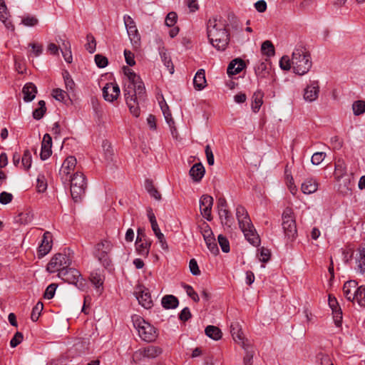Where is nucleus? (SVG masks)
<instances>
[{
	"label": "nucleus",
	"instance_id": "nucleus-1",
	"mask_svg": "<svg viewBox=\"0 0 365 365\" xmlns=\"http://www.w3.org/2000/svg\"><path fill=\"white\" fill-rule=\"evenodd\" d=\"M124 96L130 113L135 117L140 115L139 104L145 100V88L140 77L130 68H123Z\"/></svg>",
	"mask_w": 365,
	"mask_h": 365
},
{
	"label": "nucleus",
	"instance_id": "nucleus-2",
	"mask_svg": "<svg viewBox=\"0 0 365 365\" xmlns=\"http://www.w3.org/2000/svg\"><path fill=\"white\" fill-rule=\"evenodd\" d=\"M207 31L211 44L218 51L225 50L230 37L225 21L217 17L210 19L207 24Z\"/></svg>",
	"mask_w": 365,
	"mask_h": 365
},
{
	"label": "nucleus",
	"instance_id": "nucleus-3",
	"mask_svg": "<svg viewBox=\"0 0 365 365\" xmlns=\"http://www.w3.org/2000/svg\"><path fill=\"white\" fill-rule=\"evenodd\" d=\"M236 217L245 239L254 247H258L260 239L255 232L246 209L241 205H238L236 208Z\"/></svg>",
	"mask_w": 365,
	"mask_h": 365
},
{
	"label": "nucleus",
	"instance_id": "nucleus-4",
	"mask_svg": "<svg viewBox=\"0 0 365 365\" xmlns=\"http://www.w3.org/2000/svg\"><path fill=\"white\" fill-rule=\"evenodd\" d=\"M293 72L303 76L309 72L312 66L310 54L303 47L296 48L292 55Z\"/></svg>",
	"mask_w": 365,
	"mask_h": 365
},
{
	"label": "nucleus",
	"instance_id": "nucleus-5",
	"mask_svg": "<svg viewBox=\"0 0 365 365\" xmlns=\"http://www.w3.org/2000/svg\"><path fill=\"white\" fill-rule=\"evenodd\" d=\"M131 319L133 327L143 341L150 343L156 340L158 333L157 329L153 325L138 314L133 315Z\"/></svg>",
	"mask_w": 365,
	"mask_h": 365
},
{
	"label": "nucleus",
	"instance_id": "nucleus-6",
	"mask_svg": "<svg viewBox=\"0 0 365 365\" xmlns=\"http://www.w3.org/2000/svg\"><path fill=\"white\" fill-rule=\"evenodd\" d=\"M71 185V195L75 202H79L85 194L86 188V181L85 175L81 172H76L71 175L68 181Z\"/></svg>",
	"mask_w": 365,
	"mask_h": 365
},
{
	"label": "nucleus",
	"instance_id": "nucleus-7",
	"mask_svg": "<svg viewBox=\"0 0 365 365\" xmlns=\"http://www.w3.org/2000/svg\"><path fill=\"white\" fill-rule=\"evenodd\" d=\"M282 228L285 236L293 240L297 234L294 212L292 208L286 207L282 212Z\"/></svg>",
	"mask_w": 365,
	"mask_h": 365
},
{
	"label": "nucleus",
	"instance_id": "nucleus-8",
	"mask_svg": "<svg viewBox=\"0 0 365 365\" xmlns=\"http://www.w3.org/2000/svg\"><path fill=\"white\" fill-rule=\"evenodd\" d=\"M58 276L63 281L76 285L80 289H83L86 286L85 279L76 269L68 267L61 269L58 272Z\"/></svg>",
	"mask_w": 365,
	"mask_h": 365
},
{
	"label": "nucleus",
	"instance_id": "nucleus-9",
	"mask_svg": "<svg viewBox=\"0 0 365 365\" xmlns=\"http://www.w3.org/2000/svg\"><path fill=\"white\" fill-rule=\"evenodd\" d=\"M71 264L70 252H57L51 259L47 266L49 272H60L61 269H66Z\"/></svg>",
	"mask_w": 365,
	"mask_h": 365
},
{
	"label": "nucleus",
	"instance_id": "nucleus-10",
	"mask_svg": "<svg viewBox=\"0 0 365 365\" xmlns=\"http://www.w3.org/2000/svg\"><path fill=\"white\" fill-rule=\"evenodd\" d=\"M123 21L132 46L138 48L140 45V35L135 21L128 14L123 16Z\"/></svg>",
	"mask_w": 365,
	"mask_h": 365
},
{
	"label": "nucleus",
	"instance_id": "nucleus-11",
	"mask_svg": "<svg viewBox=\"0 0 365 365\" xmlns=\"http://www.w3.org/2000/svg\"><path fill=\"white\" fill-rule=\"evenodd\" d=\"M255 72L258 80L267 79L269 83H272L275 81L274 72L272 70V66L268 59L266 58L264 61H259L255 66Z\"/></svg>",
	"mask_w": 365,
	"mask_h": 365
},
{
	"label": "nucleus",
	"instance_id": "nucleus-12",
	"mask_svg": "<svg viewBox=\"0 0 365 365\" xmlns=\"http://www.w3.org/2000/svg\"><path fill=\"white\" fill-rule=\"evenodd\" d=\"M162 352L163 350L160 347L150 345L135 351L133 354V361L137 362L145 358L154 359L160 355Z\"/></svg>",
	"mask_w": 365,
	"mask_h": 365
},
{
	"label": "nucleus",
	"instance_id": "nucleus-13",
	"mask_svg": "<svg viewBox=\"0 0 365 365\" xmlns=\"http://www.w3.org/2000/svg\"><path fill=\"white\" fill-rule=\"evenodd\" d=\"M319 82L317 81H311L304 89V100L308 103L315 101L319 97Z\"/></svg>",
	"mask_w": 365,
	"mask_h": 365
},
{
	"label": "nucleus",
	"instance_id": "nucleus-14",
	"mask_svg": "<svg viewBox=\"0 0 365 365\" xmlns=\"http://www.w3.org/2000/svg\"><path fill=\"white\" fill-rule=\"evenodd\" d=\"M76 159L73 156H68L63 161L61 168L59 170V175L63 182L68 181L76 165Z\"/></svg>",
	"mask_w": 365,
	"mask_h": 365
},
{
	"label": "nucleus",
	"instance_id": "nucleus-15",
	"mask_svg": "<svg viewBox=\"0 0 365 365\" xmlns=\"http://www.w3.org/2000/svg\"><path fill=\"white\" fill-rule=\"evenodd\" d=\"M120 88L117 83H108L103 88V96L106 101L113 102L120 95Z\"/></svg>",
	"mask_w": 365,
	"mask_h": 365
},
{
	"label": "nucleus",
	"instance_id": "nucleus-16",
	"mask_svg": "<svg viewBox=\"0 0 365 365\" xmlns=\"http://www.w3.org/2000/svg\"><path fill=\"white\" fill-rule=\"evenodd\" d=\"M213 198L207 195H202L200 199V210L202 215L207 220H211V210Z\"/></svg>",
	"mask_w": 365,
	"mask_h": 365
},
{
	"label": "nucleus",
	"instance_id": "nucleus-17",
	"mask_svg": "<svg viewBox=\"0 0 365 365\" xmlns=\"http://www.w3.org/2000/svg\"><path fill=\"white\" fill-rule=\"evenodd\" d=\"M135 297L139 304L145 309H150L153 306L151 295L148 290L145 288H138V291L135 292Z\"/></svg>",
	"mask_w": 365,
	"mask_h": 365
},
{
	"label": "nucleus",
	"instance_id": "nucleus-18",
	"mask_svg": "<svg viewBox=\"0 0 365 365\" xmlns=\"http://www.w3.org/2000/svg\"><path fill=\"white\" fill-rule=\"evenodd\" d=\"M329 305L332 310L334 323L336 327H340L342 322V312L339 304L334 297L329 295Z\"/></svg>",
	"mask_w": 365,
	"mask_h": 365
},
{
	"label": "nucleus",
	"instance_id": "nucleus-19",
	"mask_svg": "<svg viewBox=\"0 0 365 365\" xmlns=\"http://www.w3.org/2000/svg\"><path fill=\"white\" fill-rule=\"evenodd\" d=\"M150 242L148 240L144 232V229L138 228L135 240L136 251H140L141 250H148L150 247Z\"/></svg>",
	"mask_w": 365,
	"mask_h": 365
},
{
	"label": "nucleus",
	"instance_id": "nucleus-20",
	"mask_svg": "<svg viewBox=\"0 0 365 365\" xmlns=\"http://www.w3.org/2000/svg\"><path fill=\"white\" fill-rule=\"evenodd\" d=\"M51 148L52 138L49 134L46 133L43 135L41 143V150L40 153L41 160H45L51 156L52 153Z\"/></svg>",
	"mask_w": 365,
	"mask_h": 365
},
{
	"label": "nucleus",
	"instance_id": "nucleus-21",
	"mask_svg": "<svg viewBox=\"0 0 365 365\" xmlns=\"http://www.w3.org/2000/svg\"><path fill=\"white\" fill-rule=\"evenodd\" d=\"M230 332L235 341L240 344L242 347L247 344L245 340L241 326L238 322H232L230 325Z\"/></svg>",
	"mask_w": 365,
	"mask_h": 365
},
{
	"label": "nucleus",
	"instance_id": "nucleus-22",
	"mask_svg": "<svg viewBox=\"0 0 365 365\" xmlns=\"http://www.w3.org/2000/svg\"><path fill=\"white\" fill-rule=\"evenodd\" d=\"M22 93L24 95V101L25 102H31L36 97L37 88L33 83H27L23 87Z\"/></svg>",
	"mask_w": 365,
	"mask_h": 365
},
{
	"label": "nucleus",
	"instance_id": "nucleus-23",
	"mask_svg": "<svg viewBox=\"0 0 365 365\" xmlns=\"http://www.w3.org/2000/svg\"><path fill=\"white\" fill-rule=\"evenodd\" d=\"M9 14L5 2L0 3V21L4 24L5 27L11 31H14V26L9 19Z\"/></svg>",
	"mask_w": 365,
	"mask_h": 365
},
{
	"label": "nucleus",
	"instance_id": "nucleus-24",
	"mask_svg": "<svg viewBox=\"0 0 365 365\" xmlns=\"http://www.w3.org/2000/svg\"><path fill=\"white\" fill-rule=\"evenodd\" d=\"M358 286V283L355 280H349L344 283L343 286V292L345 297L351 302L354 301V293H352V290L354 292L356 290Z\"/></svg>",
	"mask_w": 365,
	"mask_h": 365
},
{
	"label": "nucleus",
	"instance_id": "nucleus-25",
	"mask_svg": "<svg viewBox=\"0 0 365 365\" xmlns=\"http://www.w3.org/2000/svg\"><path fill=\"white\" fill-rule=\"evenodd\" d=\"M245 67V62L240 58L232 60L227 67V74L229 76L236 75L240 73Z\"/></svg>",
	"mask_w": 365,
	"mask_h": 365
},
{
	"label": "nucleus",
	"instance_id": "nucleus-26",
	"mask_svg": "<svg viewBox=\"0 0 365 365\" xmlns=\"http://www.w3.org/2000/svg\"><path fill=\"white\" fill-rule=\"evenodd\" d=\"M205 173V168L200 163L195 164L189 172L190 177L195 182H199L204 176Z\"/></svg>",
	"mask_w": 365,
	"mask_h": 365
},
{
	"label": "nucleus",
	"instance_id": "nucleus-27",
	"mask_svg": "<svg viewBox=\"0 0 365 365\" xmlns=\"http://www.w3.org/2000/svg\"><path fill=\"white\" fill-rule=\"evenodd\" d=\"M206 83L205 70H198L193 78L195 88L197 91H201L206 86Z\"/></svg>",
	"mask_w": 365,
	"mask_h": 365
},
{
	"label": "nucleus",
	"instance_id": "nucleus-28",
	"mask_svg": "<svg viewBox=\"0 0 365 365\" xmlns=\"http://www.w3.org/2000/svg\"><path fill=\"white\" fill-rule=\"evenodd\" d=\"M302 191L304 194H312L318 189V182L314 178H308L302 184Z\"/></svg>",
	"mask_w": 365,
	"mask_h": 365
},
{
	"label": "nucleus",
	"instance_id": "nucleus-29",
	"mask_svg": "<svg viewBox=\"0 0 365 365\" xmlns=\"http://www.w3.org/2000/svg\"><path fill=\"white\" fill-rule=\"evenodd\" d=\"M159 54L161 61L163 62V64L167 68L169 73L173 74L174 73V66L172 62L170 56L168 53L167 50L163 47L160 48L159 49Z\"/></svg>",
	"mask_w": 365,
	"mask_h": 365
},
{
	"label": "nucleus",
	"instance_id": "nucleus-30",
	"mask_svg": "<svg viewBox=\"0 0 365 365\" xmlns=\"http://www.w3.org/2000/svg\"><path fill=\"white\" fill-rule=\"evenodd\" d=\"M151 227L155 233L156 237L158 238V243L160 245V248L162 250H167L168 248V244L165 241V238L164 237V235L160 232V230L159 228V226L158 225L157 221L150 222Z\"/></svg>",
	"mask_w": 365,
	"mask_h": 365
},
{
	"label": "nucleus",
	"instance_id": "nucleus-31",
	"mask_svg": "<svg viewBox=\"0 0 365 365\" xmlns=\"http://www.w3.org/2000/svg\"><path fill=\"white\" fill-rule=\"evenodd\" d=\"M52 248V235L49 232H46L42 236L41 243L38 251H51Z\"/></svg>",
	"mask_w": 365,
	"mask_h": 365
},
{
	"label": "nucleus",
	"instance_id": "nucleus-32",
	"mask_svg": "<svg viewBox=\"0 0 365 365\" xmlns=\"http://www.w3.org/2000/svg\"><path fill=\"white\" fill-rule=\"evenodd\" d=\"M159 103L163 115L165 117V119L168 124L169 125V126L170 127L171 131L173 133V125H174V120L172 118L171 112L169 110V107L164 100L160 102Z\"/></svg>",
	"mask_w": 365,
	"mask_h": 365
},
{
	"label": "nucleus",
	"instance_id": "nucleus-33",
	"mask_svg": "<svg viewBox=\"0 0 365 365\" xmlns=\"http://www.w3.org/2000/svg\"><path fill=\"white\" fill-rule=\"evenodd\" d=\"M263 93L261 91H257L253 94L252 101V109L253 112L257 113L259 111L263 103Z\"/></svg>",
	"mask_w": 365,
	"mask_h": 365
},
{
	"label": "nucleus",
	"instance_id": "nucleus-34",
	"mask_svg": "<svg viewBox=\"0 0 365 365\" xmlns=\"http://www.w3.org/2000/svg\"><path fill=\"white\" fill-rule=\"evenodd\" d=\"M161 302L165 309H175L179 304L178 298L173 295H165L163 297Z\"/></svg>",
	"mask_w": 365,
	"mask_h": 365
},
{
	"label": "nucleus",
	"instance_id": "nucleus-35",
	"mask_svg": "<svg viewBox=\"0 0 365 365\" xmlns=\"http://www.w3.org/2000/svg\"><path fill=\"white\" fill-rule=\"evenodd\" d=\"M59 40L62 43L61 53H62L64 60L67 63H71L73 58H72V54H71V51L70 42L62 40L61 38H59Z\"/></svg>",
	"mask_w": 365,
	"mask_h": 365
},
{
	"label": "nucleus",
	"instance_id": "nucleus-36",
	"mask_svg": "<svg viewBox=\"0 0 365 365\" xmlns=\"http://www.w3.org/2000/svg\"><path fill=\"white\" fill-rule=\"evenodd\" d=\"M346 173V165L344 160L338 159L335 162V176L337 180Z\"/></svg>",
	"mask_w": 365,
	"mask_h": 365
},
{
	"label": "nucleus",
	"instance_id": "nucleus-37",
	"mask_svg": "<svg viewBox=\"0 0 365 365\" xmlns=\"http://www.w3.org/2000/svg\"><path fill=\"white\" fill-rule=\"evenodd\" d=\"M261 52L267 58L274 56L275 54V49L273 43L269 40L264 41L261 46Z\"/></svg>",
	"mask_w": 365,
	"mask_h": 365
},
{
	"label": "nucleus",
	"instance_id": "nucleus-38",
	"mask_svg": "<svg viewBox=\"0 0 365 365\" xmlns=\"http://www.w3.org/2000/svg\"><path fill=\"white\" fill-rule=\"evenodd\" d=\"M205 332L208 337L214 340H219L222 338V331L217 327L209 325L205 328Z\"/></svg>",
	"mask_w": 365,
	"mask_h": 365
},
{
	"label": "nucleus",
	"instance_id": "nucleus-39",
	"mask_svg": "<svg viewBox=\"0 0 365 365\" xmlns=\"http://www.w3.org/2000/svg\"><path fill=\"white\" fill-rule=\"evenodd\" d=\"M354 300L357 302L359 306L365 307V287L361 286L356 287L354 292Z\"/></svg>",
	"mask_w": 365,
	"mask_h": 365
},
{
	"label": "nucleus",
	"instance_id": "nucleus-40",
	"mask_svg": "<svg viewBox=\"0 0 365 365\" xmlns=\"http://www.w3.org/2000/svg\"><path fill=\"white\" fill-rule=\"evenodd\" d=\"M89 279L96 288L103 287L104 277L100 273L97 272H92L90 274Z\"/></svg>",
	"mask_w": 365,
	"mask_h": 365
},
{
	"label": "nucleus",
	"instance_id": "nucleus-41",
	"mask_svg": "<svg viewBox=\"0 0 365 365\" xmlns=\"http://www.w3.org/2000/svg\"><path fill=\"white\" fill-rule=\"evenodd\" d=\"M352 110L356 116L364 114L365 113V101L362 100L354 101L352 104Z\"/></svg>",
	"mask_w": 365,
	"mask_h": 365
},
{
	"label": "nucleus",
	"instance_id": "nucleus-42",
	"mask_svg": "<svg viewBox=\"0 0 365 365\" xmlns=\"http://www.w3.org/2000/svg\"><path fill=\"white\" fill-rule=\"evenodd\" d=\"M38 105V108L33 111V117L36 120H40L42 118L46 110V103L44 101H39Z\"/></svg>",
	"mask_w": 365,
	"mask_h": 365
},
{
	"label": "nucleus",
	"instance_id": "nucleus-43",
	"mask_svg": "<svg viewBox=\"0 0 365 365\" xmlns=\"http://www.w3.org/2000/svg\"><path fill=\"white\" fill-rule=\"evenodd\" d=\"M358 271L361 274L365 272V252H357L355 257Z\"/></svg>",
	"mask_w": 365,
	"mask_h": 365
},
{
	"label": "nucleus",
	"instance_id": "nucleus-44",
	"mask_svg": "<svg viewBox=\"0 0 365 365\" xmlns=\"http://www.w3.org/2000/svg\"><path fill=\"white\" fill-rule=\"evenodd\" d=\"M245 350V355L243 359V363L245 365H252V359L254 355V351L251 346L247 344H245V347H242Z\"/></svg>",
	"mask_w": 365,
	"mask_h": 365
},
{
	"label": "nucleus",
	"instance_id": "nucleus-45",
	"mask_svg": "<svg viewBox=\"0 0 365 365\" xmlns=\"http://www.w3.org/2000/svg\"><path fill=\"white\" fill-rule=\"evenodd\" d=\"M63 78L64 80L65 86L68 92L73 93L75 89V83L72 79L71 75L68 71L63 73Z\"/></svg>",
	"mask_w": 365,
	"mask_h": 365
},
{
	"label": "nucleus",
	"instance_id": "nucleus-46",
	"mask_svg": "<svg viewBox=\"0 0 365 365\" xmlns=\"http://www.w3.org/2000/svg\"><path fill=\"white\" fill-rule=\"evenodd\" d=\"M145 187L148 192L154 197L155 200H160L161 196L160 194L158 192V191L155 189L154 187L153 182L149 180H146L145 182Z\"/></svg>",
	"mask_w": 365,
	"mask_h": 365
},
{
	"label": "nucleus",
	"instance_id": "nucleus-47",
	"mask_svg": "<svg viewBox=\"0 0 365 365\" xmlns=\"http://www.w3.org/2000/svg\"><path fill=\"white\" fill-rule=\"evenodd\" d=\"M218 214L222 224L230 225L232 221V215L229 210L226 209L218 210Z\"/></svg>",
	"mask_w": 365,
	"mask_h": 365
},
{
	"label": "nucleus",
	"instance_id": "nucleus-48",
	"mask_svg": "<svg viewBox=\"0 0 365 365\" xmlns=\"http://www.w3.org/2000/svg\"><path fill=\"white\" fill-rule=\"evenodd\" d=\"M86 40L87 43L85 45L86 49L90 53H93L96 49V41L95 37L91 34H88L86 36Z\"/></svg>",
	"mask_w": 365,
	"mask_h": 365
},
{
	"label": "nucleus",
	"instance_id": "nucleus-49",
	"mask_svg": "<svg viewBox=\"0 0 365 365\" xmlns=\"http://www.w3.org/2000/svg\"><path fill=\"white\" fill-rule=\"evenodd\" d=\"M43 309V304L41 302H38L36 304L34 307L31 314V319L33 322H36Z\"/></svg>",
	"mask_w": 365,
	"mask_h": 365
},
{
	"label": "nucleus",
	"instance_id": "nucleus-50",
	"mask_svg": "<svg viewBox=\"0 0 365 365\" xmlns=\"http://www.w3.org/2000/svg\"><path fill=\"white\" fill-rule=\"evenodd\" d=\"M96 257L106 268H108L110 266L111 260L108 252H96Z\"/></svg>",
	"mask_w": 365,
	"mask_h": 365
},
{
	"label": "nucleus",
	"instance_id": "nucleus-51",
	"mask_svg": "<svg viewBox=\"0 0 365 365\" xmlns=\"http://www.w3.org/2000/svg\"><path fill=\"white\" fill-rule=\"evenodd\" d=\"M36 189L38 192H43L47 189V181L43 175L39 174L36 180Z\"/></svg>",
	"mask_w": 365,
	"mask_h": 365
},
{
	"label": "nucleus",
	"instance_id": "nucleus-52",
	"mask_svg": "<svg viewBox=\"0 0 365 365\" xmlns=\"http://www.w3.org/2000/svg\"><path fill=\"white\" fill-rule=\"evenodd\" d=\"M38 20L34 16L26 15L21 18V24L25 26H35L38 24Z\"/></svg>",
	"mask_w": 365,
	"mask_h": 365
},
{
	"label": "nucleus",
	"instance_id": "nucleus-53",
	"mask_svg": "<svg viewBox=\"0 0 365 365\" xmlns=\"http://www.w3.org/2000/svg\"><path fill=\"white\" fill-rule=\"evenodd\" d=\"M31 162L32 159L31 152L29 150H26L21 158L22 166L26 170H28L31 166Z\"/></svg>",
	"mask_w": 365,
	"mask_h": 365
},
{
	"label": "nucleus",
	"instance_id": "nucleus-54",
	"mask_svg": "<svg viewBox=\"0 0 365 365\" xmlns=\"http://www.w3.org/2000/svg\"><path fill=\"white\" fill-rule=\"evenodd\" d=\"M279 67L284 71H289L292 68V59L288 56H283L279 60Z\"/></svg>",
	"mask_w": 365,
	"mask_h": 365
},
{
	"label": "nucleus",
	"instance_id": "nucleus-55",
	"mask_svg": "<svg viewBox=\"0 0 365 365\" xmlns=\"http://www.w3.org/2000/svg\"><path fill=\"white\" fill-rule=\"evenodd\" d=\"M178 20V15L175 12L171 11L168 14L165 19V24L168 27L173 26Z\"/></svg>",
	"mask_w": 365,
	"mask_h": 365
},
{
	"label": "nucleus",
	"instance_id": "nucleus-56",
	"mask_svg": "<svg viewBox=\"0 0 365 365\" xmlns=\"http://www.w3.org/2000/svg\"><path fill=\"white\" fill-rule=\"evenodd\" d=\"M326 153L324 152H317L312 156V163L314 165H319L325 158Z\"/></svg>",
	"mask_w": 365,
	"mask_h": 365
},
{
	"label": "nucleus",
	"instance_id": "nucleus-57",
	"mask_svg": "<svg viewBox=\"0 0 365 365\" xmlns=\"http://www.w3.org/2000/svg\"><path fill=\"white\" fill-rule=\"evenodd\" d=\"M217 240L222 251H230V243L226 237L222 235H219Z\"/></svg>",
	"mask_w": 365,
	"mask_h": 365
},
{
	"label": "nucleus",
	"instance_id": "nucleus-58",
	"mask_svg": "<svg viewBox=\"0 0 365 365\" xmlns=\"http://www.w3.org/2000/svg\"><path fill=\"white\" fill-rule=\"evenodd\" d=\"M183 287H184V289L186 291L187 294L190 298H192V299L193 301H195V302H199L200 297H199L197 293L193 289L192 286H190L189 284H185Z\"/></svg>",
	"mask_w": 365,
	"mask_h": 365
},
{
	"label": "nucleus",
	"instance_id": "nucleus-59",
	"mask_svg": "<svg viewBox=\"0 0 365 365\" xmlns=\"http://www.w3.org/2000/svg\"><path fill=\"white\" fill-rule=\"evenodd\" d=\"M95 63L98 68H103L108 65V61L106 56L101 54H96L95 56Z\"/></svg>",
	"mask_w": 365,
	"mask_h": 365
},
{
	"label": "nucleus",
	"instance_id": "nucleus-60",
	"mask_svg": "<svg viewBox=\"0 0 365 365\" xmlns=\"http://www.w3.org/2000/svg\"><path fill=\"white\" fill-rule=\"evenodd\" d=\"M57 288V285L56 284H49L43 294V297L47 299H51L54 297L56 289Z\"/></svg>",
	"mask_w": 365,
	"mask_h": 365
},
{
	"label": "nucleus",
	"instance_id": "nucleus-61",
	"mask_svg": "<svg viewBox=\"0 0 365 365\" xmlns=\"http://www.w3.org/2000/svg\"><path fill=\"white\" fill-rule=\"evenodd\" d=\"M52 96L56 100L58 101H63L67 96V93L61 88H56L53 90Z\"/></svg>",
	"mask_w": 365,
	"mask_h": 365
},
{
	"label": "nucleus",
	"instance_id": "nucleus-62",
	"mask_svg": "<svg viewBox=\"0 0 365 365\" xmlns=\"http://www.w3.org/2000/svg\"><path fill=\"white\" fill-rule=\"evenodd\" d=\"M29 47L31 48V52L36 57L39 56L43 52V46L38 43H30Z\"/></svg>",
	"mask_w": 365,
	"mask_h": 365
},
{
	"label": "nucleus",
	"instance_id": "nucleus-63",
	"mask_svg": "<svg viewBox=\"0 0 365 365\" xmlns=\"http://www.w3.org/2000/svg\"><path fill=\"white\" fill-rule=\"evenodd\" d=\"M31 216L32 215L29 212H21L18 216L17 221L23 224H27L31 222Z\"/></svg>",
	"mask_w": 365,
	"mask_h": 365
},
{
	"label": "nucleus",
	"instance_id": "nucleus-64",
	"mask_svg": "<svg viewBox=\"0 0 365 365\" xmlns=\"http://www.w3.org/2000/svg\"><path fill=\"white\" fill-rule=\"evenodd\" d=\"M318 357L320 360V365H334L331 358L324 354H319Z\"/></svg>",
	"mask_w": 365,
	"mask_h": 365
}]
</instances>
